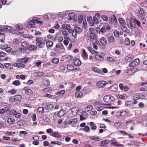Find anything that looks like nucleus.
Returning a JSON list of instances; mask_svg holds the SVG:
<instances>
[{
	"mask_svg": "<svg viewBox=\"0 0 147 147\" xmlns=\"http://www.w3.org/2000/svg\"><path fill=\"white\" fill-rule=\"evenodd\" d=\"M114 97L112 96L107 95L105 96L103 98L104 101L106 102H112L114 101Z\"/></svg>",
	"mask_w": 147,
	"mask_h": 147,
	"instance_id": "f257e3e1",
	"label": "nucleus"
},
{
	"mask_svg": "<svg viewBox=\"0 0 147 147\" xmlns=\"http://www.w3.org/2000/svg\"><path fill=\"white\" fill-rule=\"evenodd\" d=\"M128 26L130 28H135L136 26L135 19L130 18L129 23L128 24Z\"/></svg>",
	"mask_w": 147,
	"mask_h": 147,
	"instance_id": "f03ea898",
	"label": "nucleus"
},
{
	"mask_svg": "<svg viewBox=\"0 0 147 147\" xmlns=\"http://www.w3.org/2000/svg\"><path fill=\"white\" fill-rule=\"evenodd\" d=\"M145 96L142 93H137L134 94L133 98L134 99H143Z\"/></svg>",
	"mask_w": 147,
	"mask_h": 147,
	"instance_id": "7ed1b4c3",
	"label": "nucleus"
},
{
	"mask_svg": "<svg viewBox=\"0 0 147 147\" xmlns=\"http://www.w3.org/2000/svg\"><path fill=\"white\" fill-rule=\"evenodd\" d=\"M140 63L139 59H136L134 60L129 64L130 67L135 66L138 65Z\"/></svg>",
	"mask_w": 147,
	"mask_h": 147,
	"instance_id": "20e7f679",
	"label": "nucleus"
},
{
	"mask_svg": "<svg viewBox=\"0 0 147 147\" xmlns=\"http://www.w3.org/2000/svg\"><path fill=\"white\" fill-rule=\"evenodd\" d=\"M108 83L104 81H100L97 82L96 84L99 88H102Z\"/></svg>",
	"mask_w": 147,
	"mask_h": 147,
	"instance_id": "39448f33",
	"label": "nucleus"
},
{
	"mask_svg": "<svg viewBox=\"0 0 147 147\" xmlns=\"http://www.w3.org/2000/svg\"><path fill=\"white\" fill-rule=\"evenodd\" d=\"M117 22V19L114 16H113L112 18L109 19V22L110 24H113L115 25L116 24Z\"/></svg>",
	"mask_w": 147,
	"mask_h": 147,
	"instance_id": "423d86ee",
	"label": "nucleus"
},
{
	"mask_svg": "<svg viewBox=\"0 0 147 147\" xmlns=\"http://www.w3.org/2000/svg\"><path fill=\"white\" fill-rule=\"evenodd\" d=\"M23 90H24L25 93L27 95H30L33 94L32 91L28 87H25L23 89Z\"/></svg>",
	"mask_w": 147,
	"mask_h": 147,
	"instance_id": "0eeeda50",
	"label": "nucleus"
},
{
	"mask_svg": "<svg viewBox=\"0 0 147 147\" xmlns=\"http://www.w3.org/2000/svg\"><path fill=\"white\" fill-rule=\"evenodd\" d=\"M73 63L76 66H79L81 65L80 61L78 58H76L73 60Z\"/></svg>",
	"mask_w": 147,
	"mask_h": 147,
	"instance_id": "6e6552de",
	"label": "nucleus"
},
{
	"mask_svg": "<svg viewBox=\"0 0 147 147\" xmlns=\"http://www.w3.org/2000/svg\"><path fill=\"white\" fill-rule=\"evenodd\" d=\"M38 43H36V45L37 47L39 48H43L45 46V42L42 41L38 42Z\"/></svg>",
	"mask_w": 147,
	"mask_h": 147,
	"instance_id": "1a4fd4ad",
	"label": "nucleus"
},
{
	"mask_svg": "<svg viewBox=\"0 0 147 147\" xmlns=\"http://www.w3.org/2000/svg\"><path fill=\"white\" fill-rule=\"evenodd\" d=\"M111 142L112 144H114L115 146L118 147H121L123 146L121 144H118L117 140L115 139L111 140Z\"/></svg>",
	"mask_w": 147,
	"mask_h": 147,
	"instance_id": "9d476101",
	"label": "nucleus"
},
{
	"mask_svg": "<svg viewBox=\"0 0 147 147\" xmlns=\"http://www.w3.org/2000/svg\"><path fill=\"white\" fill-rule=\"evenodd\" d=\"M9 109L8 108L5 107L4 108L0 109V114H4L5 112L9 113Z\"/></svg>",
	"mask_w": 147,
	"mask_h": 147,
	"instance_id": "9b49d317",
	"label": "nucleus"
},
{
	"mask_svg": "<svg viewBox=\"0 0 147 147\" xmlns=\"http://www.w3.org/2000/svg\"><path fill=\"white\" fill-rule=\"evenodd\" d=\"M100 41L102 45L105 46L107 45V41L106 39L104 37H102L100 38Z\"/></svg>",
	"mask_w": 147,
	"mask_h": 147,
	"instance_id": "f8f14e48",
	"label": "nucleus"
},
{
	"mask_svg": "<svg viewBox=\"0 0 147 147\" xmlns=\"http://www.w3.org/2000/svg\"><path fill=\"white\" fill-rule=\"evenodd\" d=\"M93 22H90V24L92 26H93L94 25V24H98L99 22V21L97 18L96 17H93Z\"/></svg>",
	"mask_w": 147,
	"mask_h": 147,
	"instance_id": "ddd939ff",
	"label": "nucleus"
},
{
	"mask_svg": "<svg viewBox=\"0 0 147 147\" xmlns=\"http://www.w3.org/2000/svg\"><path fill=\"white\" fill-rule=\"evenodd\" d=\"M51 135L55 138H60L62 136L61 135L59 134V132L58 131H54Z\"/></svg>",
	"mask_w": 147,
	"mask_h": 147,
	"instance_id": "4468645a",
	"label": "nucleus"
},
{
	"mask_svg": "<svg viewBox=\"0 0 147 147\" xmlns=\"http://www.w3.org/2000/svg\"><path fill=\"white\" fill-rule=\"evenodd\" d=\"M82 55L84 60H86L88 59V55L84 49H83L82 50Z\"/></svg>",
	"mask_w": 147,
	"mask_h": 147,
	"instance_id": "2eb2a0df",
	"label": "nucleus"
},
{
	"mask_svg": "<svg viewBox=\"0 0 147 147\" xmlns=\"http://www.w3.org/2000/svg\"><path fill=\"white\" fill-rule=\"evenodd\" d=\"M78 121V120L76 118L72 119H70L68 122L69 124L73 125Z\"/></svg>",
	"mask_w": 147,
	"mask_h": 147,
	"instance_id": "dca6fc26",
	"label": "nucleus"
},
{
	"mask_svg": "<svg viewBox=\"0 0 147 147\" xmlns=\"http://www.w3.org/2000/svg\"><path fill=\"white\" fill-rule=\"evenodd\" d=\"M75 14L73 13H71L68 15V18H67V19L69 20H71L73 19H74L75 17Z\"/></svg>",
	"mask_w": 147,
	"mask_h": 147,
	"instance_id": "f3484780",
	"label": "nucleus"
},
{
	"mask_svg": "<svg viewBox=\"0 0 147 147\" xmlns=\"http://www.w3.org/2000/svg\"><path fill=\"white\" fill-rule=\"evenodd\" d=\"M138 70V69L136 67H131L128 69H127V71H126V73H128L129 72L128 71H131V74H133L137 71Z\"/></svg>",
	"mask_w": 147,
	"mask_h": 147,
	"instance_id": "a211bd4d",
	"label": "nucleus"
},
{
	"mask_svg": "<svg viewBox=\"0 0 147 147\" xmlns=\"http://www.w3.org/2000/svg\"><path fill=\"white\" fill-rule=\"evenodd\" d=\"M107 39L109 43H112L114 42L115 39L113 36H110L107 37Z\"/></svg>",
	"mask_w": 147,
	"mask_h": 147,
	"instance_id": "6ab92c4d",
	"label": "nucleus"
},
{
	"mask_svg": "<svg viewBox=\"0 0 147 147\" xmlns=\"http://www.w3.org/2000/svg\"><path fill=\"white\" fill-rule=\"evenodd\" d=\"M22 98V96L21 95H18L15 96L14 98L13 99L12 101H20Z\"/></svg>",
	"mask_w": 147,
	"mask_h": 147,
	"instance_id": "aec40b11",
	"label": "nucleus"
},
{
	"mask_svg": "<svg viewBox=\"0 0 147 147\" xmlns=\"http://www.w3.org/2000/svg\"><path fill=\"white\" fill-rule=\"evenodd\" d=\"M109 142V141L107 140H102L100 141V146H105L106 144H108Z\"/></svg>",
	"mask_w": 147,
	"mask_h": 147,
	"instance_id": "412c9836",
	"label": "nucleus"
},
{
	"mask_svg": "<svg viewBox=\"0 0 147 147\" xmlns=\"http://www.w3.org/2000/svg\"><path fill=\"white\" fill-rule=\"evenodd\" d=\"M37 49V47L36 46L34 45H31L29 46L28 47V49H29L31 51L36 50Z\"/></svg>",
	"mask_w": 147,
	"mask_h": 147,
	"instance_id": "4be33fe9",
	"label": "nucleus"
},
{
	"mask_svg": "<svg viewBox=\"0 0 147 147\" xmlns=\"http://www.w3.org/2000/svg\"><path fill=\"white\" fill-rule=\"evenodd\" d=\"M103 27L105 28L106 30H109L111 29V27L108 23H105L103 24Z\"/></svg>",
	"mask_w": 147,
	"mask_h": 147,
	"instance_id": "5701e85b",
	"label": "nucleus"
},
{
	"mask_svg": "<svg viewBox=\"0 0 147 147\" xmlns=\"http://www.w3.org/2000/svg\"><path fill=\"white\" fill-rule=\"evenodd\" d=\"M28 26L30 27H32L33 25H35V22L34 20V18L32 20H31L28 22Z\"/></svg>",
	"mask_w": 147,
	"mask_h": 147,
	"instance_id": "b1692460",
	"label": "nucleus"
},
{
	"mask_svg": "<svg viewBox=\"0 0 147 147\" xmlns=\"http://www.w3.org/2000/svg\"><path fill=\"white\" fill-rule=\"evenodd\" d=\"M14 66L18 68H22L25 67V65L21 63H15L14 64Z\"/></svg>",
	"mask_w": 147,
	"mask_h": 147,
	"instance_id": "393cba45",
	"label": "nucleus"
},
{
	"mask_svg": "<svg viewBox=\"0 0 147 147\" xmlns=\"http://www.w3.org/2000/svg\"><path fill=\"white\" fill-rule=\"evenodd\" d=\"M117 86L116 85H112L109 88V89L113 91L116 92L117 90Z\"/></svg>",
	"mask_w": 147,
	"mask_h": 147,
	"instance_id": "a878e982",
	"label": "nucleus"
},
{
	"mask_svg": "<svg viewBox=\"0 0 147 147\" xmlns=\"http://www.w3.org/2000/svg\"><path fill=\"white\" fill-rule=\"evenodd\" d=\"M29 60L28 58L27 57H25L23 58L19 59L18 61L20 62L24 63H26Z\"/></svg>",
	"mask_w": 147,
	"mask_h": 147,
	"instance_id": "bb28decb",
	"label": "nucleus"
},
{
	"mask_svg": "<svg viewBox=\"0 0 147 147\" xmlns=\"http://www.w3.org/2000/svg\"><path fill=\"white\" fill-rule=\"evenodd\" d=\"M46 45L47 48L52 47L53 45V42L51 41L48 40L46 42Z\"/></svg>",
	"mask_w": 147,
	"mask_h": 147,
	"instance_id": "cd10ccee",
	"label": "nucleus"
},
{
	"mask_svg": "<svg viewBox=\"0 0 147 147\" xmlns=\"http://www.w3.org/2000/svg\"><path fill=\"white\" fill-rule=\"evenodd\" d=\"M133 58L134 56L133 55H129L125 57V60H126L127 62H130Z\"/></svg>",
	"mask_w": 147,
	"mask_h": 147,
	"instance_id": "c85d7f7f",
	"label": "nucleus"
},
{
	"mask_svg": "<svg viewBox=\"0 0 147 147\" xmlns=\"http://www.w3.org/2000/svg\"><path fill=\"white\" fill-rule=\"evenodd\" d=\"M118 98H120L122 99H126L127 98V96L126 94L118 95H117Z\"/></svg>",
	"mask_w": 147,
	"mask_h": 147,
	"instance_id": "c756f323",
	"label": "nucleus"
},
{
	"mask_svg": "<svg viewBox=\"0 0 147 147\" xmlns=\"http://www.w3.org/2000/svg\"><path fill=\"white\" fill-rule=\"evenodd\" d=\"M90 125L91 127V128L93 130H95L96 129V124L94 122H91L90 123Z\"/></svg>",
	"mask_w": 147,
	"mask_h": 147,
	"instance_id": "7c9ffc66",
	"label": "nucleus"
},
{
	"mask_svg": "<svg viewBox=\"0 0 147 147\" xmlns=\"http://www.w3.org/2000/svg\"><path fill=\"white\" fill-rule=\"evenodd\" d=\"M95 58L96 60L101 61L104 59V57L100 55H97L95 56Z\"/></svg>",
	"mask_w": 147,
	"mask_h": 147,
	"instance_id": "2f4dec72",
	"label": "nucleus"
},
{
	"mask_svg": "<svg viewBox=\"0 0 147 147\" xmlns=\"http://www.w3.org/2000/svg\"><path fill=\"white\" fill-rule=\"evenodd\" d=\"M125 104L127 107H131L133 105V102L131 101H126Z\"/></svg>",
	"mask_w": 147,
	"mask_h": 147,
	"instance_id": "473e14b6",
	"label": "nucleus"
},
{
	"mask_svg": "<svg viewBox=\"0 0 147 147\" xmlns=\"http://www.w3.org/2000/svg\"><path fill=\"white\" fill-rule=\"evenodd\" d=\"M119 21L120 24V26L122 25H126L125 21L122 18H119Z\"/></svg>",
	"mask_w": 147,
	"mask_h": 147,
	"instance_id": "72a5a7b5",
	"label": "nucleus"
},
{
	"mask_svg": "<svg viewBox=\"0 0 147 147\" xmlns=\"http://www.w3.org/2000/svg\"><path fill=\"white\" fill-rule=\"evenodd\" d=\"M126 25H122L121 26V29L124 31L126 32H129V30L127 28Z\"/></svg>",
	"mask_w": 147,
	"mask_h": 147,
	"instance_id": "f704fd0d",
	"label": "nucleus"
},
{
	"mask_svg": "<svg viewBox=\"0 0 147 147\" xmlns=\"http://www.w3.org/2000/svg\"><path fill=\"white\" fill-rule=\"evenodd\" d=\"M5 67L8 69H11L13 68L12 65L9 63H6L4 64Z\"/></svg>",
	"mask_w": 147,
	"mask_h": 147,
	"instance_id": "c9c22d12",
	"label": "nucleus"
},
{
	"mask_svg": "<svg viewBox=\"0 0 147 147\" xmlns=\"http://www.w3.org/2000/svg\"><path fill=\"white\" fill-rule=\"evenodd\" d=\"M83 95V94L82 92L78 91L75 93V96L77 98H81Z\"/></svg>",
	"mask_w": 147,
	"mask_h": 147,
	"instance_id": "e433bc0d",
	"label": "nucleus"
},
{
	"mask_svg": "<svg viewBox=\"0 0 147 147\" xmlns=\"http://www.w3.org/2000/svg\"><path fill=\"white\" fill-rule=\"evenodd\" d=\"M42 118L44 121L47 122H49L50 120L49 118L47 115H42Z\"/></svg>",
	"mask_w": 147,
	"mask_h": 147,
	"instance_id": "4c0bfd02",
	"label": "nucleus"
},
{
	"mask_svg": "<svg viewBox=\"0 0 147 147\" xmlns=\"http://www.w3.org/2000/svg\"><path fill=\"white\" fill-rule=\"evenodd\" d=\"M37 111L40 114H42L44 112V109L43 107H39L37 108Z\"/></svg>",
	"mask_w": 147,
	"mask_h": 147,
	"instance_id": "58836bf2",
	"label": "nucleus"
},
{
	"mask_svg": "<svg viewBox=\"0 0 147 147\" xmlns=\"http://www.w3.org/2000/svg\"><path fill=\"white\" fill-rule=\"evenodd\" d=\"M62 27L63 29L67 30L71 28L70 26L67 24H63Z\"/></svg>",
	"mask_w": 147,
	"mask_h": 147,
	"instance_id": "ea45409f",
	"label": "nucleus"
},
{
	"mask_svg": "<svg viewBox=\"0 0 147 147\" xmlns=\"http://www.w3.org/2000/svg\"><path fill=\"white\" fill-rule=\"evenodd\" d=\"M7 121L9 124H12L15 122V121L13 119L9 118L7 119Z\"/></svg>",
	"mask_w": 147,
	"mask_h": 147,
	"instance_id": "a19ab883",
	"label": "nucleus"
},
{
	"mask_svg": "<svg viewBox=\"0 0 147 147\" xmlns=\"http://www.w3.org/2000/svg\"><path fill=\"white\" fill-rule=\"evenodd\" d=\"M83 18L82 15H79L78 16V22L79 24H81L82 22Z\"/></svg>",
	"mask_w": 147,
	"mask_h": 147,
	"instance_id": "79ce46f5",
	"label": "nucleus"
},
{
	"mask_svg": "<svg viewBox=\"0 0 147 147\" xmlns=\"http://www.w3.org/2000/svg\"><path fill=\"white\" fill-rule=\"evenodd\" d=\"M67 68L68 70L72 71L74 69V66L73 65L69 64L67 65Z\"/></svg>",
	"mask_w": 147,
	"mask_h": 147,
	"instance_id": "37998d69",
	"label": "nucleus"
},
{
	"mask_svg": "<svg viewBox=\"0 0 147 147\" xmlns=\"http://www.w3.org/2000/svg\"><path fill=\"white\" fill-rule=\"evenodd\" d=\"M5 30L8 31L9 32H12V28L11 27L9 26H5Z\"/></svg>",
	"mask_w": 147,
	"mask_h": 147,
	"instance_id": "c03bdc74",
	"label": "nucleus"
},
{
	"mask_svg": "<svg viewBox=\"0 0 147 147\" xmlns=\"http://www.w3.org/2000/svg\"><path fill=\"white\" fill-rule=\"evenodd\" d=\"M59 61V59L57 58H53L52 61V62L53 63H54L55 64H57L58 63Z\"/></svg>",
	"mask_w": 147,
	"mask_h": 147,
	"instance_id": "a18cd8bd",
	"label": "nucleus"
},
{
	"mask_svg": "<svg viewBox=\"0 0 147 147\" xmlns=\"http://www.w3.org/2000/svg\"><path fill=\"white\" fill-rule=\"evenodd\" d=\"M53 107L54 106L53 105L50 104L49 105H48L45 106V108L46 110H49L52 109Z\"/></svg>",
	"mask_w": 147,
	"mask_h": 147,
	"instance_id": "49530a36",
	"label": "nucleus"
},
{
	"mask_svg": "<svg viewBox=\"0 0 147 147\" xmlns=\"http://www.w3.org/2000/svg\"><path fill=\"white\" fill-rule=\"evenodd\" d=\"M96 34H90L87 33V35L86 39L88 40H89L90 38H92L93 36L95 35Z\"/></svg>",
	"mask_w": 147,
	"mask_h": 147,
	"instance_id": "de8ad7c7",
	"label": "nucleus"
},
{
	"mask_svg": "<svg viewBox=\"0 0 147 147\" xmlns=\"http://www.w3.org/2000/svg\"><path fill=\"white\" fill-rule=\"evenodd\" d=\"M89 138L90 139L95 141H98L100 139L99 138L97 137H95L94 136H91Z\"/></svg>",
	"mask_w": 147,
	"mask_h": 147,
	"instance_id": "09e8293b",
	"label": "nucleus"
},
{
	"mask_svg": "<svg viewBox=\"0 0 147 147\" xmlns=\"http://www.w3.org/2000/svg\"><path fill=\"white\" fill-rule=\"evenodd\" d=\"M51 143L53 144H57L58 145H61L62 144V143L60 142H59L58 141H52L51 142Z\"/></svg>",
	"mask_w": 147,
	"mask_h": 147,
	"instance_id": "8fccbe9b",
	"label": "nucleus"
},
{
	"mask_svg": "<svg viewBox=\"0 0 147 147\" xmlns=\"http://www.w3.org/2000/svg\"><path fill=\"white\" fill-rule=\"evenodd\" d=\"M65 114L64 112V110L62 109L58 113L57 115L59 117H61L63 116Z\"/></svg>",
	"mask_w": 147,
	"mask_h": 147,
	"instance_id": "3c124183",
	"label": "nucleus"
},
{
	"mask_svg": "<svg viewBox=\"0 0 147 147\" xmlns=\"http://www.w3.org/2000/svg\"><path fill=\"white\" fill-rule=\"evenodd\" d=\"M92 69L94 72H96L98 73H102V71L98 69V68L95 67H92Z\"/></svg>",
	"mask_w": 147,
	"mask_h": 147,
	"instance_id": "603ef678",
	"label": "nucleus"
},
{
	"mask_svg": "<svg viewBox=\"0 0 147 147\" xmlns=\"http://www.w3.org/2000/svg\"><path fill=\"white\" fill-rule=\"evenodd\" d=\"M92 45H94V44H95L97 45H99V42L97 40V37L94 39L92 40Z\"/></svg>",
	"mask_w": 147,
	"mask_h": 147,
	"instance_id": "864d4df0",
	"label": "nucleus"
},
{
	"mask_svg": "<svg viewBox=\"0 0 147 147\" xmlns=\"http://www.w3.org/2000/svg\"><path fill=\"white\" fill-rule=\"evenodd\" d=\"M122 123L121 122H117L114 123V126L117 128L118 129L119 128L121 125Z\"/></svg>",
	"mask_w": 147,
	"mask_h": 147,
	"instance_id": "5fc2aeb1",
	"label": "nucleus"
},
{
	"mask_svg": "<svg viewBox=\"0 0 147 147\" xmlns=\"http://www.w3.org/2000/svg\"><path fill=\"white\" fill-rule=\"evenodd\" d=\"M42 40L43 38L42 37L36 36V43H38V42H40L42 41Z\"/></svg>",
	"mask_w": 147,
	"mask_h": 147,
	"instance_id": "6e6d98bb",
	"label": "nucleus"
},
{
	"mask_svg": "<svg viewBox=\"0 0 147 147\" xmlns=\"http://www.w3.org/2000/svg\"><path fill=\"white\" fill-rule=\"evenodd\" d=\"M55 47L57 48H59L61 49H63L64 48V47L62 44L59 43L57 44L56 45Z\"/></svg>",
	"mask_w": 147,
	"mask_h": 147,
	"instance_id": "4d7b16f0",
	"label": "nucleus"
},
{
	"mask_svg": "<svg viewBox=\"0 0 147 147\" xmlns=\"http://www.w3.org/2000/svg\"><path fill=\"white\" fill-rule=\"evenodd\" d=\"M28 49H26L25 48H19V50L21 51V52H22L23 53H26L28 50Z\"/></svg>",
	"mask_w": 147,
	"mask_h": 147,
	"instance_id": "13d9d810",
	"label": "nucleus"
},
{
	"mask_svg": "<svg viewBox=\"0 0 147 147\" xmlns=\"http://www.w3.org/2000/svg\"><path fill=\"white\" fill-rule=\"evenodd\" d=\"M74 30H75L78 33H79L82 31L81 29L78 27H76Z\"/></svg>",
	"mask_w": 147,
	"mask_h": 147,
	"instance_id": "bf43d9fd",
	"label": "nucleus"
},
{
	"mask_svg": "<svg viewBox=\"0 0 147 147\" xmlns=\"http://www.w3.org/2000/svg\"><path fill=\"white\" fill-rule=\"evenodd\" d=\"M139 13L142 15H145V13L143 9L140 7V10L139 11Z\"/></svg>",
	"mask_w": 147,
	"mask_h": 147,
	"instance_id": "052dcab7",
	"label": "nucleus"
},
{
	"mask_svg": "<svg viewBox=\"0 0 147 147\" xmlns=\"http://www.w3.org/2000/svg\"><path fill=\"white\" fill-rule=\"evenodd\" d=\"M28 42L26 41H24L21 43V45L22 46L25 48L28 45Z\"/></svg>",
	"mask_w": 147,
	"mask_h": 147,
	"instance_id": "680f3d73",
	"label": "nucleus"
},
{
	"mask_svg": "<svg viewBox=\"0 0 147 147\" xmlns=\"http://www.w3.org/2000/svg\"><path fill=\"white\" fill-rule=\"evenodd\" d=\"M16 111L14 110H11L10 111L9 110V113H10V114L11 115H15L16 113Z\"/></svg>",
	"mask_w": 147,
	"mask_h": 147,
	"instance_id": "e2e57ef3",
	"label": "nucleus"
},
{
	"mask_svg": "<svg viewBox=\"0 0 147 147\" xmlns=\"http://www.w3.org/2000/svg\"><path fill=\"white\" fill-rule=\"evenodd\" d=\"M8 46V45H7L6 44H1L0 45V48L1 49H5V48L7 47Z\"/></svg>",
	"mask_w": 147,
	"mask_h": 147,
	"instance_id": "0e129e2a",
	"label": "nucleus"
},
{
	"mask_svg": "<svg viewBox=\"0 0 147 147\" xmlns=\"http://www.w3.org/2000/svg\"><path fill=\"white\" fill-rule=\"evenodd\" d=\"M88 33L90 34H95V33L94 30L92 28H90L89 29L88 32Z\"/></svg>",
	"mask_w": 147,
	"mask_h": 147,
	"instance_id": "69168bd1",
	"label": "nucleus"
},
{
	"mask_svg": "<svg viewBox=\"0 0 147 147\" xmlns=\"http://www.w3.org/2000/svg\"><path fill=\"white\" fill-rule=\"evenodd\" d=\"M17 90L13 89L11 90H9L8 92V93H10L12 94H14L16 93Z\"/></svg>",
	"mask_w": 147,
	"mask_h": 147,
	"instance_id": "338daca9",
	"label": "nucleus"
},
{
	"mask_svg": "<svg viewBox=\"0 0 147 147\" xmlns=\"http://www.w3.org/2000/svg\"><path fill=\"white\" fill-rule=\"evenodd\" d=\"M107 60L110 62H112L114 61L115 59L111 57H109L107 58Z\"/></svg>",
	"mask_w": 147,
	"mask_h": 147,
	"instance_id": "774afa93",
	"label": "nucleus"
}]
</instances>
